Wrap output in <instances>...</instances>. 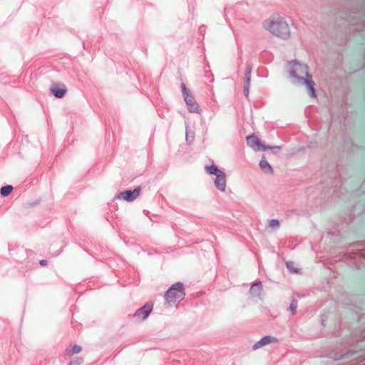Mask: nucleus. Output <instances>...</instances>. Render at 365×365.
Returning a JSON list of instances; mask_svg holds the SVG:
<instances>
[{"label":"nucleus","mask_w":365,"mask_h":365,"mask_svg":"<svg viewBox=\"0 0 365 365\" xmlns=\"http://www.w3.org/2000/svg\"><path fill=\"white\" fill-rule=\"evenodd\" d=\"M288 77L290 81L297 85L304 84L309 91V96L312 98H317L315 92V83L309 73L307 66L297 60H293L288 64Z\"/></svg>","instance_id":"nucleus-1"},{"label":"nucleus","mask_w":365,"mask_h":365,"mask_svg":"<svg viewBox=\"0 0 365 365\" xmlns=\"http://www.w3.org/2000/svg\"><path fill=\"white\" fill-rule=\"evenodd\" d=\"M262 28L272 36L282 41L291 38V29L287 19L279 13L274 14L262 22Z\"/></svg>","instance_id":"nucleus-2"},{"label":"nucleus","mask_w":365,"mask_h":365,"mask_svg":"<svg viewBox=\"0 0 365 365\" xmlns=\"http://www.w3.org/2000/svg\"><path fill=\"white\" fill-rule=\"evenodd\" d=\"M207 172L215 176L214 185L217 190L225 193L227 190V175L224 170L219 169L215 164L205 167Z\"/></svg>","instance_id":"nucleus-3"},{"label":"nucleus","mask_w":365,"mask_h":365,"mask_svg":"<svg viewBox=\"0 0 365 365\" xmlns=\"http://www.w3.org/2000/svg\"><path fill=\"white\" fill-rule=\"evenodd\" d=\"M185 297L184 286L182 282H177L172 285L165 292V299L168 304H172L178 301H182Z\"/></svg>","instance_id":"nucleus-4"},{"label":"nucleus","mask_w":365,"mask_h":365,"mask_svg":"<svg viewBox=\"0 0 365 365\" xmlns=\"http://www.w3.org/2000/svg\"><path fill=\"white\" fill-rule=\"evenodd\" d=\"M247 144L255 150H270L274 153H279L281 148L279 146H267L264 145L259 138L254 134L250 135L246 138Z\"/></svg>","instance_id":"nucleus-5"},{"label":"nucleus","mask_w":365,"mask_h":365,"mask_svg":"<svg viewBox=\"0 0 365 365\" xmlns=\"http://www.w3.org/2000/svg\"><path fill=\"white\" fill-rule=\"evenodd\" d=\"M140 188L135 187L133 190H127L119 193L117 199H123L125 201H133L140 195Z\"/></svg>","instance_id":"nucleus-6"},{"label":"nucleus","mask_w":365,"mask_h":365,"mask_svg":"<svg viewBox=\"0 0 365 365\" xmlns=\"http://www.w3.org/2000/svg\"><path fill=\"white\" fill-rule=\"evenodd\" d=\"M152 310V304H145L135 312L134 317L139 320H144L150 315Z\"/></svg>","instance_id":"nucleus-7"},{"label":"nucleus","mask_w":365,"mask_h":365,"mask_svg":"<svg viewBox=\"0 0 365 365\" xmlns=\"http://www.w3.org/2000/svg\"><path fill=\"white\" fill-rule=\"evenodd\" d=\"M250 294L255 298H263V287L261 282L253 283L249 290Z\"/></svg>","instance_id":"nucleus-8"},{"label":"nucleus","mask_w":365,"mask_h":365,"mask_svg":"<svg viewBox=\"0 0 365 365\" xmlns=\"http://www.w3.org/2000/svg\"><path fill=\"white\" fill-rule=\"evenodd\" d=\"M51 92L56 98H61L67 93V88L63 83H53Z\"/></svg>","instance_id":"nucleus-9"},{"label":"nucleus","mask_w":365,"mask_h":365,"mask_svg":"<svg viewBox=\"0 0 365 365\" xmlns=\"http://www.w3.org/2000/svg\"><path fill=\"white\" fill-rule=\"evenodd\" d=\"M184 100L188 106L190 112L200 113V107L196 103L194 97L191 95V93L187 94V96L184 97Z\"/></svg>","instance_id":"nucleus-10"},{"label":"nucleus","mask_w":365,"mask_h":365,"mask_svg":"<svg viewBox=\"0 0 365 365\" xmlns=\"http://www.w3.org/2000/svg\"><path fill=\"white\" fill-rule=\"evenodd\" d=\"M278 339L272 336H265L257 341L252 346L253 349H257L262 346H264L268 344L277 342Z\"/></svg>","instance_id":"nucleus-11"},{"label":"nucleus","mask_w":365,"mask_h":365,"mask_svg":"<svg viewBox=\"0 0 365 365\" xmlns=\"http://www.w3.org/2000/svg\"><path fill=\"white\" fill-rule=\"evenodd\" d=\"M259 166L261 170L266 174L272 175L274 173L273 168L264 156L261 158V160L259 163Z\"/></svg>","instance_id":"nucleus-12"},{"label":"nucleus","mask_w":365,"mask_h":365,"mask_svg":"<svg viewBox=\"0 0 365 365\" xmlns=\"http://www.w3.org/2000/svg\"><path fill=\"white\" fill-rule=\"evenodd\" d=\"M81 351V347L78 344H75L72 347L66 349V352L68 355H73L79 353Z\"/></svg>","instance_id":"nucleus-13"},{"label":"nucleus","mask_w":365,"mask_h":365,"mask_svg":"<svg viewBox=\"0 0 365 365\" xmlns=\"http://www.w3.org/2000/svg\"><path fill=\"white\" fill-rule=\"evenodd\" d=\"M13 190L11 185L4 186L1 188L0 193L2 196L6 197L9 195Z\"/></svg>","instance_id":"nucleus-14"},{"label":"nucleus","mask_w":365,"mask_h":365,"mask_svg":"<svg viewBox=\"0 0 365 365\" xmlns=\"http://www.w3.org/2000/svg\"><path fill=\"white\" fill-rule=\"evenodd\" d=\"M287 268L292 272L298 273L299 272V269L298 267H294V264L292 262H287L286 263Z\"/></svg>","instance_id":"nucleus-15"},{"label":"nucleus","mask_w":365,"mask_h":365,"mask_svg":"<svg viewBox=\"0 0 365 365\" xmlns=\"http://www.w3.org/2000/svg\"><path fill=\"white\" fill-rule=\"evenodd\" d=\"M194 138H195L194 133H192V132L188 133L187 131L186 132L185 140L189 144L192 143V142L194 141Z\"/></svg>","instance_id":"nucleus-16"},{"label":"nucleus","mask_w":365,"mask_h":365,"mask_svg":"<svg viewBox=\"0 0 365 365\" xmlns=\"http://www.w3.org/2000/svg\"><path fill=\"white\" fill-rule=\"evenodd\" d=\"M269 227H272V228H275V227H277L278 225H279V221L277 220H271L269 222Z\"/></svg>","instance_id":"nucleus-17"},{"label":"nucleus","mask_w":365,"mask_h":365,"mask_svg":"<svg viewBox=\"0 0 365 365\" xmlns=\"http://www.w3.org/2000/svg\"><path fill=\"white\" fill-rule=\"evenodd\" d=\"M181 89L184 97L187 96V94H190V91L187 90L185 83H181Z\"/></svg>","instance_id":"nucleus-18"},{"label":"nucleus","mask_w":365,"mask_h":365,"mask_svg":"<svg viewBox=\"0 0 365 365\" xmlns=\"http://www.w3.org/2000/svg\"><path fill=\"white\" fill-rule=\"evenodd\" d=\"M251 68H249L246 72L245 76H246V82L248 84H250V80H251Z\"/></svg>","instance_id":"nucleus-19"},{"label":"nucleus","mask_w":365,"mask_h":365,"mask_svg":"<svg viewBox=\"0 0 365 365\" xmlns=\"http://www.w3.org/2000/svg\"><path fill=\"white\" fill-rule=\"evenodd\" d=\"M296 309H297V304L295 302H292L290 304V310L292 313V314H294L296 313Z\"/></svg>","instance_id":"nucleus-20"},{"label":"nucleus","mask_w":365,"mask_h":365,"mask_svg":"<svg viewBox=\"0 0 365 365\" xmlns=\"http://www.w3.org/2000/svg\"><path fill=\"white\" fill-rule=\"evenodd\" d=\"M249 88H250V84H248L247 82H246V86L245 87V96H248L249 94Z\"/></svg>","instance_id":"nucleus-21"},{"label":"nucleus","mask_w":365,"mask_h":365,"mask_svg":"<svg viewBox=\"0 0 365 365\" xmlns=\"http://www.w3.org/2000/svg\"><path fill=\"white\" fill-rule=\"evenodd\" d=\"M40 264L41 265H46L47 264V262L46 260L43 259V260H41L40 262Z\"/></svg>","instance_id":"nucleus-22"},{"label":"nucleus","mask_w":365,"mask_h":365,"mask_svg":"<svg viewBox=\"0 0 365 365\" xmlns=\"http://www.w3.org/2000/svg\"><path fill=\"white\" fill-rule=\"evenodd\" d=\"M81 359H78V360H77V364H78V365H79V364H81Z\"/></svg>","instance_id":"nucleus-23"},{"label":"nucleus","mask_w":365,"mask_h":365,"mask_svg":"<svg viewBox=\"0 0 365 365\" xmlns=\"http://www.w3.org/2000/svg\"><path fill=\"white\" fill-rule=\"evenodd\" d=\"M69 365H74V364L73 363H71Z\"/></svg>","instance_id":"nucleus-24"}]
</instances>
